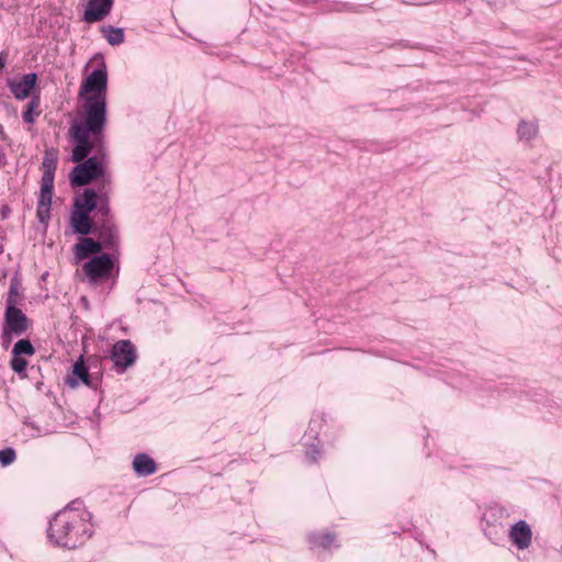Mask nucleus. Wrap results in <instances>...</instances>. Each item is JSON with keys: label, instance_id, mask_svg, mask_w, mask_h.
<instances>
[{"label": "nucleus", "instance_id": "f257e3e1", "mask_svg": "<svg viewBox=\"0 0 562 562\" xmlns=\"http://www.w3.org/2000/svg\"><path fill=\"white\" fill-rule=\"evenodd\" d=\"M106 91L108 72L102 64L82 80L78 92L80 120L75 121L69 128L75 143L71 159L77 164L70 173V182L75 187L89 184L104 176V156H88L93 147L103 142L108 121Z\"/></svg>", "mask_w": 562, "mask_h": 562}, {"label": "nucleus", "instance_id": "f03ea898", "mask_svg": "<svg viewBox=\"0 0 562 562\" xmlns=\"http://www.w3.org/2000/svg\"><path fill=\"white\" fill-rule=\"evenodd\" d=\"M88 522L76 509L57 513L49 522L48 537L57 546L74 549L88 537Z\"/></svg>", "mask_w": 562, "mask_h": 562}, {"label": "nucleus", "instance_id": "7ed1b4c3", "mask_svg": "<svg viewBox=\"0 0 562 562\" xmlns=\"http://www.w3.org/2000/svg\"><path fill=\"white\" fill-rule=\"evenodd\" d=\"M111 360L116 371L122 373L136 361V348L128 339L116 341L111 349Z\"/></svg>", "mask_w": 562, "mask_h": 562}, {"label": "nucleus", "instance_id": "20e7f679", "mask_svg": "<svg viewBox=\"0 0 562 562\" xmlns=\"http://www.w3.org/2000/svg\"><path fill=\"white\" fill-rule=\"evenodd\" d=\"M113 268L114 262L108 254L93 257L82 266V270L89 278L91 284H95L99 280L109 278Z\"/></svg>", "mask_w": 562, "mask_h": 562}, {"label": "nucleus", "instance_id": "39448f33", "mask_svg": "<svg viewBox=\"0 0 562 562\" xmlns=\"http://www.w3.org/2000/svg\"><path fill=\"white\" fill-rule=\"evenodd\" d=\"M27 329V318L25 314L18 307L9 305L5 311V323L3 327V336L10 334L21 335Z\"/></svg>", "mask_w": 562, "mask_h": 562}, {"label": "nucleus", "instance_id": "423d86ee", "mask_svg": "<svg viewBox=\"0 0 562 562\" xmlns=\"http://www.w3.org/2000/svg\"><path fill=\"white\" fill-rule=\"evenodd\" d=\"M114 0H88L83 12V21L87 23L100 22L112 10Z\"/></svg>", "mask_w": 562, "mask_h": 562}, {"label": "nucleus", "instance_id": "0eeeda50", "mask_svg": "<svg viewBox=\"0 0 562 562\" xmlns=\"http://www.w3.org/2000/svg\"><path fill=\"white\" fill-rule=\"evenodd\" d=\"M36 81H37L36 74L31 72V74L24 75L20 81H16L14 79H9L7 85L15 99L24 100L31 94V91L35 87Z\"/></svg>", "mask_w": 562, "mask_h": 562}, {"label": "nucleus", "instance_id": "6e6552de", "mask_svg": "<svg viewBox=\"0 0 562 562\" xmlns=\"http://www.w3.org/2000/svg\"><path fill=\"white\" fill-rule=\"evenodd\" d=\"M509 539L519 550H525L531 544L532 531L525 520H519L512 526Z\"/></svg>", "mask_w": 562, "mask_h": 562}, {"label": "nucleus", "instance_id": "1a4fd4ad", "mask_svg": "<svg viewBox=\"0 0 562 562\" xmlns=\"http://www.w3.org/2000/svg\"><path fill=\"white\" fill-rule=\"evenodd\" d=\"M97 215H100L103 221V226L109 231V238L104 240L106 245H113L115 243V236L112 232V227H106L108 217L110 215L109 198L106 194H100L97 205Z\"/></svg>", "mask_w": 562, "mask_h": 562}, {"label": "nucleus", "instance_id": "9d476101", "mask_svg": "<svg viewBox=\"0 0 562 562\" xmlns=\"http://www.w3.org/2000/svg\"><path fill=\"white\" fill-rule=\"evenodd\" d=\"M133 468L138 475H149L157 470L154 459L144 453L137 454L134 458Z\"/></svg>", "mask_w": 562, "mask_h": 562}, {"label": "nucleus", "instance_id": "9b49d317", "mask_svg": "<svg viewBox=\"0 0 562 562\" xmlns=\"http://www.w3.org/2000/svg\"><path fill=\"white\" fill-rule=\"evenodd\" d=\"M98 199L99 195L92 189H87L81 196L76 199L75 207L91 213L98 205Z\"/></svg>", "mask_w": 562, "mask_h": 562}, {"label": "nucleus", "instance_id": "f8f14e48", "mask_svg": "<svg viewBox=\"0 0 562 562\" xmlns=\"http://www.w3.org/2000/svg\"><path fill=\"white\" fill-rule=\"evenodd\" d=\"M53 191H41L36 215L41 223H47L49 220Z\"/></svg>", "mask_w": 562, "mask_h": 562}, {"label": "nucleus", "instance_id": "ddd939ff", "mask_svg": "<svg viewBox=\"0 0 562 562\" xmlns=\"http://www.w3.org/2000/svg\"><path fill=\"white\" fill-rule=\"evenodd\" d=\"M72 226L76 232L82 235H87L91 232L90 213L77 210L71 217Z\"/></svg>", "mask_w": 562, "mask_h": 562}, {"label": "nucleus", "instance_id": "4468645a", "mask_svg": "<svg viewBox=\"0 0 562 562\" xmlns=\"http://www.w3.org/2000/svg\"><path fill=\"white\" fill-rule=\"evenodd\" d=\"M78 257H87L90 254H98L102 249V245L92 238L86 237L76 245Z\"/></svg>", "mask_w": 562, "mask_h": 562}, {"label": "nucleus", "instance_id": "2eb2a0df", "mask_svg": "<svg viewBox=\"0 0 562 562\" xmlns=\"http://www.w3.org/2000/svg\"><path fill=\"white\" fill-rule=\"evenodd\" d=\"M57 151L54 148H48L44 151L42 161L43 173L55 175L57 168Z\"/></svg>", "mask_w": 562, "mask_h": 562}, {"label": "nucleus", "instance_id": "dca6fc26", "mask_svg": "<svg viewBox=\"0 0 562 562\" xmlns=\"http://www.w3.org/2000/svg\"><path fill=\"white\" fill-rule=\"evenodd\" d=\"M102 32L104 33L106 41L111 45H119V44L123 43V41H124V32L122 29L108 26V27H103Z\"/></svg>", "mask_w": 562, "mask_h": 562}, {"label": "nucleus", "instance_id": "f3484780", "mask_svg": "<svg viewBox=\"0 0 562 562\" xmlns=\"http://www.w3.org/2000/svg\"><path fill=\"white\" fill-rule=\"evenodd\" d=\"M538 126L535 122L522 121L518 126V135L520 138L530 139L536 136Z\"/></svg>", "mask_w": 562, "mask_h": 562}, {"label": "nucleus", "instance_id": "a211bd4d", "mask_svg": "<svg viewBox=\"0 0 562 562\" xmlns=\"http://www.w3.org/2000/svg\"><path fill=\"white\" fill-rule=\"evenodd\" d=\"M12 352L14 356H20V357L22 355L32 356V355H34L35 349L32 346V344L30 342V340L21 339L14 345Z\"/></svg>", "mask_w": 562, "mask_h": 562}, {"label": "nucleus", "instance_id": "6ab92c4d", "mask_svg": "<svg viewBox=\"0 0 562 562\" xmlns=\"http://www.w3.org/2000/svg\"><path fill=\"white\" fill-rule=\"evenodd\" d=\"M72 373L74 375L79 378L86 385H90V375L87 367L83 363L82 358L75 362Z\"/></svg>", "mask_w": 562, "mask_h": 562}, {"label": "nucleus", "instance_id": "aec40b11", "mask_svg": "<svg viewBox=\"0 0 562 562\" xmlns=\"http://www.w3.org/2000/svg\"><path fill=\"white\" fill-rule=\"evenodd\" d=\"M40 106V98L33 97L26 105L25 111L22 113L23 121L32 124L34 122V111Z\"/></svg>", "mask_w": 562, "mask_h": 562}, {"label": "nucleus", "instance_id": "412c9836", "mask_svg": "<svg viewBox=\"0 0 562 562\" xmlns=\"http://www.w3.org/2000/svg\"><path fill=\"white\" fill-rule=\"evenodd\" d=\"M335 536L331 533H322L313 538L314 546L328 548L334 542Z\"/></svg>", "mask_w": 562, "mask_h": 562}, {"label": "nucleus", "instance_id": "4be33fe9", "mask_svg": "<svg viewBox=\"0 0 562 562\" xmlns=\"http://www.w3.org/2000/svg\"><path fill=\"white\" fill-rule=\"evenodd\" d=\"M10 364L14 372L22 374L25 372V369L27 367V361L20 356L13 355V358L11 359Z\"/></svg>", "mask_w": 562, "mask_h": 562}, {"label": "nucleus", "instance_id": "5701e85b", "mask_svg": "<svg viewBox=\"0 0 562 562\" xmlns=\"http://www.w3.org/2000/svg\"><path fill=\"white\" fill-rule=\"evenodd\" d=\"M15 460V451L12 448L0 450V463L3 467L11 464Z\"/></svg>", "mask_w": 562, "mask_h": 562}, {"label": "nucleus", "instance_id": "b1692460", "mask_svg": "<svg viewBox=\"0 0 562 562\" xmlns=\"http://www.w3.org/2000/svg\"><path fill=\"white\" fill-rule=\"evenodd\" d=\"M54 175L43 173L41 179V191H53Z\"/></svg>", "mask_w": 562, "mask_h": 562}, {"label": "nucleus", "instance_id": "393cba45", "mask_svg": "<svg viewBox=\"0 0 562 562\" xmlns=\"http://www.w3.org/2000/svg\"><path fill=\"white\" fill-rule=\"evenodd\" d=\"M5 59H7V55L5 54H0V70H2L5 66Z\"/></svg>", "mask_w": 562, "mask_h": 562}, {"label": "nucleus", "instance_id": "a878e982", "mask_svg": "<svg viewBox=\"0 0 562 562\" xmlns=\"http://www.w3.org/2000/svg\"><path fill=\"white\" fill-rule=\"evenodd\" d=\"M69 384H70L71 386H76V385H77V382H76V381H72V380H69Z\"/></svg>", "mask_w": 562, "mask_h": 562}]
</instances>
